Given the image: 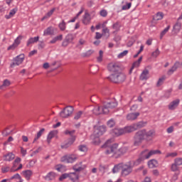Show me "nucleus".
Returning a JSON list of instances; mask_svg holds the SVG:
<instances>
[{
    "mask_svg": "<svg viewBox=\"0 0 182 182\" xmlns=\"http://www.w3.org/2000/svg\"><path fill=\"white\" fill-rule=\"evenodd\" d=\"M48 35H53V31H52V27H48L44 31L43 36H48Z\"/></svg>",
    "mask_w": 182,
    "mask_h": 182,
    "instance_id": "58836bf2",
    "label": "nucleus"
},
{
    "mask_svg": "<svg viewBox=\"0 0 182 182\" xmlns=\"http://www.w3.org/2000/svg\"><path fill=\"white\" fill-rule=\"evenodd\" d=\"M164 16V14H163V12H158L153 16V19L154 21H161Z\"/></svg>",
    "mask_w": 182,
    "mask_h": 182,
    "instance_id": "7c9ffc66",
    "label": "nucleus"
},
{
    "mask_svg": "<svg viewBox=\"0 0 182 182\" xmlns=\"http://www.w3.org/2000/svg\"><path fill=\"white\" fill-rule=\"evenodd\" d=\"M146 124H147V122L140 121L139 122L134 124V127L135 130H139V129H142V127H145Z\"/></svg>",
    "mask_w": 182,
    "mask_h": 182,
    "instance_id": "412c9836",
    "label": "nucleus"
},
{
    "mask_svg": "<svg viewBox=\"0 0 182 182\" xmlns=\"http://www.w3.org/2000/svg\"><path fill=\"white\" fill-rule=\"evenodd\" d=\"M122 130L124 132V134H126V133H132L133 132H136V129L134 128V124L130 126H127L122 128Z\"/></svg>",
    "mask_w": 182,
    "mask_h": 182,
    "instance_id": "6ab92c4d",
    "label": "nucleus"
},
{
    "mask_svg": "<svg viewBox=\"0 0 182 182\" xmlns=\"http://www.w3.org/2000/svg\"><path fill=\"white\" fill-rule=\"evenodd\" d=\"M174 163L176 164L178 167H180V166H182V158H176L174 160Z\"/></svg>",
    "mask_w": 182,
    "mask_h": 182,
    "instance_id": "09e8293b",
    "label": "nucleus"
},
{
    "mask_svg": "<svg viewBox=\"0 0 182 182\" xmlns=\"http://www.w3.org/2000/svg\"><path fill=\"white\" fill-rule=\"evenodd\" d=\"M133 171V167L131 164H122V169L121 174L123 176V177H126L127 176H129Z\"/></svg>",
    "mask_w": 182,
    "mask_h": 182,
    "instance_id": "6e6552de",
    "label": "nucleus"
},
{
    "mask_svg": "<svg viewBox=\"0 0 182 182\" xmlns=\"http://www.w3.org/2000/svg\"><path fill=\"white\" fill-rule=\"evenodd\" d=\"M113 139H108L104 145L102 146V149H104L105 154H113V156H117L118 157L122 156L124 153L126 148L119 149V144H112Z\"/></svg>",
    "mask_w": 182,
    "mask_h": 182,
    "instance_id": "f257e3e1",
    "label": "nucleus"
},
{
    "mask_svg": "<svg viewBox=\"0 0 182 182\" xmlns=\"http://www.w3.org/2000/svg\"><path fill=\"white\" fill-rule=\"evenodd\" d=\"M132 8V3H127L126 5L122 6V11H127Z\"/></svg>",
    "mask_w": 182,
    "mask_h": 182,
    "instance_id": "3c124183",
    "label": "nucleus"
},
{
    "mask_svg": "<svg viewBox=\"0 0 182 182\" xmlns=\"http://www.w3.org/2000/svg\"><path fill=\"white\" fill-rule=\"evenodd\" d=\"M21 163V158H16L13 162V166L11 168L14 170H16V167H18V164Z\"/></svg>",
    "mask_w": 182,
    "mask_h": 182,
    "instance_id": "a19ab883",
    "label": "nucleus"
},
{
    "mask_svg": "<svg viewBox=\"0 0 182 182\" xmlns=\"http://www.w3.org/2000/svg\"><path fill=\"white\" fill-rule=\"evenodd\" d=\"M99 170L101 173H105L106 171V166L105 165H100Z\"/></svg>",
    "mask_w": 182,
    "mask_h": 182,
    "instance_id": "69168bd1",
    "label": "nucleus"
},
{
    "mask_svg": "<svg viewBox=\"0 0 182 182\" xmlns=\"http://www.w3.org/2000/svg\"><path fill=\"white\" fill-rule=\"evenodd\" d=\"M77 160V156L75 154L65 155L61 157L62 163H75Z\"/></svg>",
    "mask_w": 182,
    "mask_h": 182,
    "instance_id": "1a4fd4ad",
    "label": "nucleus"
},
{
    "mask_svg": "<svg viewBox=\"0 0 182 182\" xmlns=\"http://www.w3.org/2000/svg\"><path fill=\"white\" fill-rule=\"evenodd\" d=\"M55 178H56V173H55V172H49L47 174V176L45 177V178L48 181H52L55 180Z\"/></svg>",
    "mask_w": 182,
    "mask_h": 182,
    "instance_id": "cd10ccee",
    "label": "nucleus"
},
{
    "mask_svg": "<svg viewBox=\"0 0 182 182\" xmlns=\"http://www.w3.org/2000/svg\"><path fill=\"white\" fill-rule=\"evenodd\" d=\"M78 149L80 151H87V147L85 145H80Z\"/></svg>",
    "mask_w": 182,
    "mask_h": 182,
    "instance_id": "5fc2aeb1",
    "label": "nucleus"
},
{
    "mask_svg": "<svg viewBox=\"0 0 182 182\" xmlns=\"http://www.w3.org/2000/svg\"><path fill=\"white\" fill-rule=\"evenodd\" d=\"M122 167H123V163H120L117 165H114V168H112V173L114 174L116 173H119L120 170L122 169Z\"/></svg>",
    "mask_w": 182,
    "mask_h": 182,
    "instance_id": "bb28decb",
    "label": "nucleus"
},
{
    "mask_svg": "<svg viewBox=\"0 0 182 182\" xmlns=\"http://www.w3.org/2000/svg\"><path fill=\"white\" fill-rule=\"evenodd\" d=\"M75 143V137L68 139L64 144L61 145V149H68Z\"/></svg>",
    "mask_w": 182,
    "mask_h": 182,
    "instance_id": "dca6fc26",
    "label": "nucleus"
},
{
    "mask_svg": "<svg viewBox=\"0 0 182 182\" xmlns=\"http://www.w3.org/2000/svg\"><path fill=\"white\" fill-rule=\"evenodd\" d=\"M128 53H129V50H125L118 55V58H124V56H126V55H127Z\"/></svg>",
    "mask_w": 182,
    "mask_h": 182,
    "instance_id": "603ef678",
    "label": "nucleus"
},
{
    "mask_svg": "<svg viewBox=\"0 0 182 182\" xmlns=\"http://www.w3.org/2000/svg\"><path fill=\"white\" fill-rule=\"evenodd\" d=\"M73 170L77 172L82 171V170H85V166H82V162H80L73 166Z\"/></svg>",
    "mask_w": 182,
    "mask_h": 182,
    "instance_id": "c756f323",
    "label": "nucleus"
},
{
    "mask_svg": "<svg viewBox=\"0 0 182 182\" xmlns=\"http://www.w3.org/2000/svg\"><path fill=\"white\" fill-rule=\"evenodd\" d=\"M158 162L156 159H151L149 161H148V166L149 168H154L157 166Z\"/></svg>",
    "mask_w": 182,
    "mask_h": 182,
    "instance_id": "473e14b6",
    "label": "nucleus"
},
{
    "mask_svg": "<svg viewBox=\"0 0 182 182\" xmlns=\"http://www.w3.org/2000/svg\"><path fill=\"white\" fill-rule=\"evenodd\" d=\"M44 132H45V129L42 128L38 132H37V134L35 136L33 143H35V141H36V140H39V139H41V136L43 134Z\"/></svg>",
    "mask_w": 182,
    "mask_h": 182,
    "instance_id": "f704fd0d",
    "label": "nucleus"
},
{
    "mask_svg": "<svg viewBox=\"0 0 182 182\" xmlns=\"http://www.w3.org/2000/svg\"><path fill=\"white\" fill-rule=\"evenodd\" d=\"M160 55V50L157 48L155 51L152 53L153 58H157Z\"/></svg>",
    "mask_w": 182,
    "mask_h": 182,
    "instance_id": "bf43d9fd",
    "label": "nucleus"
},
{
    "mask_svg": "<svg viewBox=\"0 0 182 182\" xmlns=\"http://www.w3.org/2000/svg\"><path fill=\"white\" fill-rule=\"evenodd\" d=\"M117 102L115 100H112V101L104 102L102 107L103 114H107L112 110V109H114L117 107Z\"/></svg>",
    "mask_w": 182,
    "mask_h": 182,
    "instance_id": "20e7f679",
    "label": "nucleus"
},
{
    "mask_svg": "<svg viewBox=\"0 0 182 182\" xmlns=\"http://www.w3.org/2000/svg\"><path fill=\"white\" fill-rule=\"evenodd\" d=\"M107 79L112 83H123L126 80V75L120 71L119 73H112L107 77Z\"/></svg>",
    "mask_w": 182,
    "mask_h": 182,
    "instance_id": "f03ea898",
    "label": "nucleus"
},
{
    "mask_svg": "<svg viewBox=\"0 0 182 182\" xmlns=\"http://www.w3.org/2000/svg\"><path fill=\"white\" fill-rule=\"evenodd\" d=\"M95 53V50H89L85 53H83L82 54V58H89L91 55H93Z\"/></svg>",
    "mask_w": 182,
    "mask_h": 182,
    "instance_id": "ea45409f",
    "label": "nucleus"
},
{
    "mask_svg": "<svg viewBox=\"0 0 182 182\" xmlns=\"http://www.w3.org/2000/svg\"><path fill=\"white\" fill-rule=\"evenodd\" d=\"M56 11L55 8H53L50 11H48L45 16L43 17L42 21H44V19H48V18H50L52 15H53V13Z\"/></svg>",
    "mask_w": 182,
    "mask_h": 182,
    "instance_id": "c9c22d12",
    "label": "nucleus"
},
{
    "mask_svg": "<svg viewBox=\"0 0 182 182\" xmlns=\"http://www.w3.org/2000/svg\"><path fill=\"white\" fill-rule=\"evenodd\" d=\"M38 41H39V36L30 38L27 41V46H29V45H32V43H35V42H38Z\"/></svg>",
    "mask_w": 182,
    "mask_h": 182,
    "instance_id": "e433bc0d",
    "label": "nucleus"
},
{
    "mask_svg": "<svg viewBox=\"0 0 182 182\" xmlns=\"http://www.w3.org/2000/svg\"><path fill=\"white\" fill-rule=\"evenodd\" d=\"M85 42H86V41H85V40H83V39H80L79 43L77 44L76 48H79V49H82V47H80V45H85Z\"/></svg>",
    "mask_w": 182,
    "mask_h": 182,
    "instance_id": "052dcab7",
    "label": "nucleus"
},
{
    "mask_svg": "<svg viewBox=\"0 0 182 182\" xmlns=\"http://www.w3.org/2000/svg\"><path fill=\"white\" fill-rule=\"evenodd\" d=\"M23 175L24 176L26 180H31V177L33 173L31 170H26L22 171Z\"/></svg>",
    "mask_w": 182,
    "mask_h": 182,
    "instance_id": "c85d7f7f",
    "label": "nucleus"
},
{
    "mask_svg": "<svg viewBox=\"0 0 182 182\" xmlns=\"http://www.w3.org/2000/svg\"><path fill=\"white\" fill-rule=\"evenodd\" d=\"M139 116H140V112H131L127 115L126 119L128 122H134V120H137Z\"/></svg>",
    "mask_w": 182,
    "mask_h": 182,
    "instance_id": "ddd939ff",
    "label": "nucleus"
},
{
    "mask_svg": "<svg viewBox=\"0 0 182 182\" xmlns=\"http://www.w3.org/2000/svg\"><path fill=\"white\" fill-rule=\"evenodd\" d=\"M100 14L101 16H103V18H106V16H107V11L106 10H102L100 12Z\"/></svg>",
    "mask_w": 182,
    "mask_h": 182,
    "instance_id": "774afa93",
    "label": "nucleus"
},
{
    "mask_svg": "<svg viewBox=\"0 0 182 182\" xmlns=\"http://www.w3.org/2000/svg\"><path fill=\"white\" fill-rule=\"evenodd\" d=\"M141 161H144V159L140 156L135 162H134V165L135 166H139V164H140V163H141Z\"/></svg>",
    "mask_w": 182,
    "mask_h": 182,
    "instance_id": "e2e57ef3",
    "label": "nucleus"
},
{
    "mask_svg": "<svg viewBox=\"0 0 182 182\" xmlns=\"http://www.w3.org/2000/svg\"><path fill=\"white\" fill-rule=\"evenodd\" d=\"M90 21H92V18H90V14H89V12L85 11L82 18V23H84V25H89V23H90Z\"/></svg>",
    "mask_w": 182,
    "mask_h": 182,
    "instance_id": "a211bd4d",
    "label": "nucleus"
},
{
    "mask_svg": "<svg viewBox=\"0 0 182 182\" xmlns=\"http://www.w3.org/2000/svg\"><path fill=\"white\" fill-rule=\"evenodd\" d=\"M150 72L147 69H144L139 76L140 80H147L150 77L149 76Z\"/></svg>",
    "mask_w": 182,
    "mask_h": 182,
    "instance_id": "2eb2a0df",
    "label": "nucleus"
},
{
    "mask_svg": "<svg viewBox=\"0 0 182 182\" xmlns=\"http://www.w3.org/2000/svg\"><path fill=\"white\" fill-rule=\"evenodd\" d=\"M161 151L160 150H151L149 151V149H145L141 153V156L144 160L147 159H150L151 156H154V154H160Z\"/></svg>",
    "mask_w": 182,
    "mask_h": 182,
    "instance_id": "423d86ee",
    "label": "nucleus"
},
{
    "mask_svg": "<svg viewBox=\"0 0 182 182\" xmlns=\"http://www.w3.org/2000/svg\"><path fill=\"white\" fill-rule=\"evenodd\" d=\"M18 12V9L15 8L10 11L9 14L8 15L5 16L6 19H11V18H13V16Z\"/></svg>",
    "mask_w": 182,
    "mask_h": 182,
    "instance_id": "2f4dec72",
    "label": "nucleus"
},
{
    "mask_svg": "<svg viewBox=\"0 0 182 182\" xmlns=\"http://www.w3.org/2000/svg\"><path fill=\"white\" fill-rule=\"evenodd\" d=\"M23 60H25L24 54H20L17 55L13 58V62L10 64V68H14L15 66H19V65H22Z\"/></svg>",
    "mask_w": 182,
    "mask_h": 182,
    "instance_id": "39448f33",
    "label": "nucleus"
},
{
    "mask_svg": "<svg viewBox=\"0 0 182 182\" xmlns=\"http://www.w3.org/2000/svg\"><path fill=\"white\" fill-rule=\"evenodd\" d=\"M75 133H76L75 130H72V131H69V130H66L65 132V134H69V136H70V139H75V140H76V136H75Z\"/></svg>",
    "mask_w": 182,
    "mask_h": 182,
    "instance_id": "4c0bfd02",
    "label": "nucleus"
},
{
    "mask_svg": "<svg viewBox=\"0 0 182 182\" xmlns=\"http://www.w3.org/2000/svg\"><path fill=\"white\" fill-rule=\"evenodd\" d=\"M180 68V62L176 61L173 67L168 71V75H173Z\"/></svg>",
    "mask_w": 182,
    "mask_h": 182,
    "instance_id": "aec40b11",
    "label": "nucleus"
},
{
    "mask_svg": "<svg viewBox=\"0 0 182 182\" xmlns=\"http://www.w3.org/2000/svg\"><path fill=\"white\" fill-rule=\"evenodd\" d=\"M105 133H106V127L105 126L98 127L94 132L95 137H100V136H103Z\"/></svg>",
    "mask_w": 182,
    "mask_h": 182,
    "instance_id": "f8f14e48",
    "label": "nucleus"
},
{
    "mask_svg": "<svg viewBox=\"0 0 182 182\" xmlns=\"http://www.w3.org/2000/svg\"><path fill=\"white\" fill-rule=\"evenodd\" d=\"M65 178H69V173H64L63 174L60 178L59 181H62L63 180H65Z\"/></svg>",
    "mask_w": 182,
    "mask_h": 182,
    "instance_id": "13d9d810",
    "label": "nucleus"
},
{
    "mask_svg": "<svg viewBox=\"0 0 182 182\" xmlns=\"http://www.w3.org/2000/svg\"><path fill=\"white\" fill-rule=\"evenodd\" d=\"M56 134H58V131H56V130L50 131L49 132V134H48V136H47V143L48 144H50V140H52L53 139V137H55V136H56Z\"/></svg>",
    "mask_w": 182,
    "mask_h": 182,
    "instance_id": "4be33fe9",
    "label": "nucleus"
},
{
    "mask_svg": "<svg viewBox=\"0 0 182 182\" xmlns=\"http://www.w3.org/2000/svg\"><path fill=\"white\" fill-rule=\"evenodd\" d=\"M97 61L98 63H101L103 61V50H100L99 51V56L97 58Z\"/></svg>",
    "mask_w": 182,
    "mask_h": 182,
    "instance_id": "79ce46f5",
    "label": "nucleus"
},
{
    "mask_svg": "<svg viewBox=\"0 0 182 182\" xmlns=\"http://www.w3.org/2000/svg\"><path fill=\"white\" fill-rule=\"evenodd\" d=\"M170 29V26H168L166 28H164L161 34H160V39H163V36H164V35H166V33H167L168 32Z\"/></svg>",
    "mask_w": 182,
    "mask_h": 182,
    "instance_id": "37998d69",
    "label": "nucleus"
},
{
    "mask_svg": "<svg viewBox=\"0 0 182 182\" xmlns=\"http://www.w3.org/2000/svg\"><path fill=\"white\" fill-rule=\"evenodd\" d=\"M171 168L172 171H178V166L175 163L171 165Z\"/></svg>",
    "mask_w": 182,
    "mask_h": 182,
    "instance_id": "4d7b16f0",
    "label": "nucleus"
},
{
    "mask_svg": "<svg viewBox=\"0 0 182 182\" xmlns=\"http://www.w3.org/2000/svg\"><path fill=\"white\" fill-rule=\"evenodd\" d=\"M40 151H42V147L39 146L36 151H33V153L31 154V157H33L35 154H38Z\"/></svg>",
    "mask_w": 182,
    "mask_h": 182,
    "instance_id": "6e6d98bb",
    "label": "nucleus"
},
{
    "mask_svg": "<svg viewBox=\"0 0 182 182\" xmlns=\"http://www.w3.org/2000/svg\"><path fill=\"white\" fill-rule=\"evenodd\" d=\"M180 105V100H176L170 102L168 107L169 110H175Z\"/></svg>",
    "mask_w": 182,
    "mask_h": 182,
    "instance_id": "f3484780",
    "label": "nucleus"
},
{
    "mask_svg": "<svg viewBox=\"0 0 182 182\" xmlns=\"http://www.w3.org/2000/svg\"><path fill=\"white\" fill-rule=\"evenodd\" d=\"M4 161H12V160H14V159H15V154H12V153H9L6 154L5 155H4Z\"/></svg>",
    "mask_w": 182,
    "mask_h": 182,
    "instance_id": "b1692460",
    "label": "nucleus"
},
{
    "mask_svg": "<svg viewBox=\"0 0 182 182\" xmlns=\"http://www.w3.org/2000/svg\"><path fill=\"white\" fill-rule=\"evenodd\" d=\"M164 80H166V77H161V78H159L156 83L157 87L161 86V85L164 83Z\"/></svg>",
    "mask_w": 182,
    "mask_h": 182,
    "instance_id": "49530a36",
    "label": "nucleus"
},
{
    "mask_svg": "<svg viewBox=\"0 0 182 182\" xmlns=\"http://www.w3.org/2000/svg\"><path fill=\"white\" fill-rule=\"evenodd\" d=\"M11 85V81H9V80H4L2 86L0 87V89H2L3 86H10Z\"/></svg>",
    "mask_w": 182,
    "mask_h": 182,
    "instance_id": "864d4df0",
    "label": "nucleus"
},
{
    "mask_svg": "<svg viewBox=\"0 0 182 182\" xmlns=\"http://www.w3.org/2000/svg\"><path fill=\"white\" fill-rule=\"evenodd\" d=\"M83 114V112L82 111H79L78 112H77L74 117V119L75 120H79V119L80 117H82V115Z\"/></svg>",
    "mask_w": 182,
    "mask_h": 182,
    "instance_id": "8fccbe9b",
    "label": "nucleus"
},
{
    "mask_svg": "<svg viewBox=\"0 0 182 182\" xmlns=\"http://www.w3.org/2000/svg\"><path fill=\"white\" fill-rule=\"evenodd\" d=\"M108 70L112 73H120V65L117 63H111L108 65Z\"/></svg>",
    "mask_w": 182,
    "mask_h": 182,
    "instance_id": "9b49d317",
    "label": "nucleus"
},
{
    "mask_svg": "<svg viewBox=\"0 0 182 182\" xmlns=\"http://www.w3.org/2000/svg\"><path fill=\"white\" fill-rule=\"evenodd\" d=\"M68 178L72 181V182H76L79 180V175L76 173H68Z\"/></svg>",
    "mask_w": 182,
    "mask_h": 182,
    "instance_id": "5701e85b",
    "label": "nucleus"
},
{
    "mask_svg": "<svg viewBox=\"0 0 182 182\" xmlns=\"http://www.w3.org/2000/svg\"><path fill=\"white\" fill-rule=\"evenodd\" d=\"M146 136V129H141L136 132L134 136V146H140Z\"/></svg>",
    "mask_w": 182,
    "mask_h": 182,
    "instance_id": "7ed1b4c3",
    "label": "nucleus"
},
{
    "mask_svg": "<svg viewBox=\"0 0 182 182\" xmlns=\"http://www.w3.org/2000/svg\"><path fill=\"white\" fill-rule=\"evenodd\" d=\"M75 39V35L74 34H68L62 43L63 48H67V46H69V43H72L73 42V40Z\"/></svg>",
    "mask_w": 182,
    "mask_h": 182,
    "instance_id": "9d476101",
    "label": "nucleus"
},
{
    "mask_svg": "<svg viewBox=\"0 0 182 182\" xmlns=\"http://www.w3.org/2000/svg\"><path fill=\"white\" fill-rule=\"evenodd\" d=\"M120 26H122V25L120 24V22L117 21L113 24L112 28L115 31H119L120 29Z\"/></svg>",
    "mask_w": 182,
    "mask_h": 182,
    "instance_id": "de8ad7c7",
    "label": "nucleus"
},
{
    "mask_svg": "<svg viewBox=\"0 0 182 182\" xmlns=\"http://www.w3.org/2000/svg\"><path fill=\"white\" fill-rule=\"evenodd\" d=\"M9 170H11V168H9V166L2 167L1 173H8V171H9Z\"/></svg>",
    "mask_w": 182,
    "mask_h": 182,
    "instance_id": "338daca9",
    "label": "nucleus"
},
{
    "mask_svg": "<svg viewBox=\"0 0 182 182\" xmlns=\"http://www.w3.org/2000/svg\"><path fill=\"white\" fill-rule=\"evenodd\" d=\"M23 38V36H18L15 40H14V43L16 46H19V45L21 44V41H22V38Z\"/></svg>",
    "mask_w": 182,
    "mask_h": 182,
    "instance_id": "c03bdc74",
    "label": "nucleus"
},
{
    "mask_svg": "<svg viewBox=\"0 0 182 182\" xmlns=\"http://www.w3.org/2000/svg\"><path fill=\"white\" fill-rule=\"evenodd\" d=\"M18 48V46H16L14 43L12 45L8 47L7 50H15Z\"/></svg>",
    "mask_w": 182,
    "mask_h": 182,
    "instance_id": "680f3d73",
    "label": "nucleus"
},
{
    "mask_svg": "<svg viewBox=\"0 0 182 182\" xmlns=\"http://www.w3.org/2000/svg\"><path fill=\"white\" fill-rule=\"evenodd\" d=\"M141 60H143V56H141L138 60L135 61L133 64H132V67L131 68L130 70H129V73H132V71L133 70L134 68H139V66H140V63H141Z\"/></svg>",
    "mask_w": 182,
    "mask_h": 182,
    "instance_id": "a878e982",
    "label": "nucleus"
},
{
    "mask_svg": "<svg viewBox=\"0 0 182 182\" xmlns=\"http://www.w3.org/2000/svg\"><path fill=\"white\" fill-rule=\"evenodd\" d=\"M92 113L93 114H95V116H99V114H102V113H103V107L100 109V107L95 106L92 109Z\"/></svg>",
    "mask_w": 182,
    "mask_h": 182,
    "instance_id": "393cba45",
    "label": "nucleus"
},
{
    "mask_svg": "<svg viewBox=\"0 0 182 182\" xmlns=\"http://www.w3.org/2000/svg\"><path fill=\"white\" fill-rule=\"evenodd\" d=\"M73 107L67 106L60 112V116L63 119H68V117H70L72 113H73Z\"/></svg>",
    "mask_w": 182,
    "mask_h": 182,
    "instance_id": "0eeeda50",
    "label": "nucleus"
},
{
    "mask_svg": "<svg viewBox=\"0 0 182 182\" xmlns=\"http://www.w3.org/2000/svg\"><path fill=\"white\" fill-rule=\"evenodd\" d=\"M60 31H65L66 29V23L65 22V20H63L61 23L58 25Z\"/></svg>",
    "mask_w": 182,
    "mask_h": 182,
    "instance_id": "a18cd8bd",
    "label": "nucleus"
},
{
    "mask_svg": "<svg viewBox=\"0 0 182 182\" xmlns=\"http://www.w3.org/2000/svg\"><path fill=\"white\" fill-rule=\"evenodd\" d=\"M111 134L114 137L122 136V134H124L123 128H114L111 131Z\"/></svg>",
    "mask_w": 182,
    "mask_h": 182,
    "instance_id": "4468645a",
    "label": "nucleus"
},
{
    "mask_svg": "<svg viewBox=\"0 0 182 182\" xmlns=\"http://www.w3.org/2000/svg\"><path fill=\"white\" fill-rule=\"evenodd\" d=\"M181 29V23L180 22H177L173 28V32H175V33H178V32H180Z\"/></svg>",
    "mask_w": 182,
    "mask_h": 182,
    "instance_id": "72a5a7b5",
    "label": "nucleus"
},
{
    "mask_svg": "<svg viewBox=\"0 0 182 182\" xmlns=\"http://www.w3.org/2000/svg\"><path fill=\"white\" fill-rule=\"evenodd\" d=\"M107 126L108 127H113V126H114V120L113 119H109L108 122H107Z\"/></svg>",
    "mask_w": 182,
    "mask_h": 182,
    "instance_id": "0e129e2a",
    "label": "nucleus"
}]
</instances>
